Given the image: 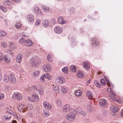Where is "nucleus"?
I'll return each instance as SVG.
<instances>
[{
  "instance_id": "obj_19",
  "label": "nucleus",
  "mask_w": 123,
  "mask_h": 123,
  "mask_svg": "<svg viewBox=\"0 0 123 123\" xmlns=\"http://www.w3.org/2000/svg\"><path fill=\"white\" fill-rule=\"evenodd\" d=\"M49 24V22L48 20L45 19L42 21V24L44 27H47Z\"/></svg>"
},
{
  "instance_id": "obj_44",
  "label": "nucleus",
  "mask_w": 123,
  "mask_h": 123,
  "mask_svg": "<svg viewBox=\"0 0 123 123\" xmlns=\"http://www.w3.org/2000/svg\"><path fill=\"white\" fill-rule=\"evenodd\" d=\"M61 89L62 92L63 93H66L67 91V89L63 86L61 87Z\"/></svg>"
},
{
  "instance_id": "obj_32",
  "label": "nucleus",
  "mask_w": 123,
  "mask_h": 123,
  "mask_svg": "<svg viewBox=\"0 0 123 123\" xmlns=\"http://www.w3.org/2000/svg\"><path fill=\"white\" fill-rule=\"evenodd\" d=\"M6 33L5 32L2 31H0V36L3 37L6 36Z\"/></svg>"
},
{
  "instance_id": "obj_18",
  "label": "nucleus",
  "mask_w": 123,
  "mask_h": 123,
  "mask_svg": "<svg viewBox=\"0 0 123 123\" xmlns=\"http://www.w3.org/2000/svg\"><path fill=\"white\" fill-rule=\"evenodd\" d=\"M110 110L112 112H117L118 110V107L116 106L113 105L110 107Z\"/></svg>"
},
{
  "instance_id": "obj_30",
  "label": "nucleus",
  "mask_w": 123,
  "mask_h": 123,
  "mask_svg": "<svg viewBox=\"0 0 123 123\" xmlns=\"http://www.w3.org/2000/svg\"><path fill=\"white\" fill-rule=\"evenodd\" d=\"M45 78L49 80H50L51 79V77L50 74L47 73H46L44 74Z\"/></svg>"
},
{
  "instance_id": "obj_61",
  "label": "nucleus",
  "mask_w": 123,
  "mask_h": 123,
  "mask_svg": "<svg viewBox=\"0 0 123 123\" xmlns=\"http://www.w3.org/2000/svg\"><path fill=\"white\" fill-rule=\"evenodd\" d=\"M120 115L121 117L123 116V109L121 110L120 112Z\"/></svg>"
},
{
  "instance_id": "obj_46",
  "label": "nucleus",
  "mask_w": 123,
  "mask_h": 123,
  "mask_svg": "<svg viewBox=\"0 0 123 123\" xmlns=\"http://www.w3.org/2000/svg\"><path fill=\"white\" fill-rule=\"evenodd\" d=\"M47 59L49 61L51 62L52 60V56L49 55H48L47 57Z\"/></svg>"
},
{
  "instance_id": "obj_33",
  "label": "nucleus",
  "mask_w": 123,
  "mask_h": 123,
  "mask_svg": "<svg viewBox=\"0 0 123 123\" xmlns=\"http://www.w3.org/2000/svg\"><path fill=\"white\" fill-rule=\"evenodd\" d=\"M7 112L8 113L12 115H15V112L11 109H8L7 111Z\"/></svg>"
},
{
  "instance_id": "obj_38",
  "label": "nucleus",
  "mask_w": 123,
  "mask_h": 123,
  "mask_svg": "<svg viewBox=\"0 0 123 123\" xmlns=\"http://www.w3.org/2000/svg\"><path fill=\"white\" fill-rule=\"evenodd\" d=\"M79 113L80 114L84 116H86V113L85 111H81L79 112Z\"/></svg>"
},
{
  "instance_id": "obj_55",
  "label": "nucleus",
  "mask_w": 123,
  "mask_h": 123,
  "mask_svg": "<svg viewBox=\"0 0 123 123\" xmlns=\"http://www.w3.org/2000/svg\"><path fill=\"white\" fill-rule=\"evenodd\" d=\"M4 98V95L3 93H0V100H2Z\"/></svg>"
},
{
  "instance_id": "obj_31",
  "label": "nucleus",
  "mask_w": 123,
  "mask_h": 123,
  "mask_svg": "<svg viewBox=\"0 0 123 123\" xmlns=\"http://www.w3.org/2000/svg\"><path fill=\"white\" fill-rule=\"evenodd\" d=\"M9 48L12 49H14L16 48L15 45L13 43L11 42L9 45Z\"/></svg>"
},
{
  "instance_id": "obj_11",
  "label": "nucleus",
  "mask_w": 123,
  "mask_h": 123,
  "mask_svg": "<svg viewBox=\"0 0 123 123\" xmlns=\"http://www.w3.org/2000/svg\"><path fill=\"white\" fill-rule=\"evenodd\" d=\"M43 105L45 108L47 110H49L52 108V106L47 101L43 102Z\"/></svg>"
},
{
  "instance_id": "obj_25",
  "label": "nucleus",
  "mask_w": 123,
  "mask_h": 123,
  "mask_svg": "<svg viewBox=\"0 0 123 123\" xmlns=\"http://www.w3.org/2000/svg\"><path fill=\"white\" fill-rule=\"evenodd\" d=\"M40 72L38 71H36L35 72L31 74V76L33 78H35L39 74Z\"/></svg>"
},
{
  "instance_id": "obj_16",
  "label": "nucleus",
  "mask_w": 123,
  "mask_h": 123,
  "mask_svg": "<svg viewBox=\"0 0 123 123\" xmlns=\"http://www.w3.org/2000/svg\"><path fill=\"white\" fill-rule=\"evenodd\" d=\"M22 56L21 54H19L18 55L16 58V62L18 63L21 62L22 61Z\"/></svg>"
},
{
  "instance_id": "obj_8",
  "label": "nucleus",
  "mask_w": 123,
  "mask_h": 123,
  "mask_svg": "<svg viewBox=\"0 0 123 123\" xmlns=\"http://www.w3.org/2000/svg\"><path fill=\"white\" fill-rule=\"evenodd\" d=\"M33 9L34 11V13L37 16H40L42 15V12L39 9L38 7H34Z\"/></svg>"
},
{
  "instance_id": "obj_49",
  "label": "nucleus",
  "mask_w": 123,
  "mask_h": 123,
  "mask_svg": "<svg viewBox=\"0 0 123 123\" xmlns=\"http://www.w3.org/2000/svg\"><path fill=\"white\" fill-rule=\"evenodd\" d=\"M68 68L67 67H64L62 69V71L65 73H67Z\"/></svg>"
},
{
  "instance_id": "obj_1",
  "label": "nucleus",
  "mask_w": 123,
  "mask_h": 123,
  "mask_svg": "<svg viewBox=\"0 0 123 123\" xmlns=\"http://www.w3.org/2000/svg\"><path fill=\"white\" fill-rule=\"evenodd\" d=\"M70 112L71 113H68L66 116V119L69 121H72L74 120L77 112V111L73 109L70 110Z\"/></svg>"
},
{
  "instance_id": "obj_62",
  "label": "nucleus",
  "mask_w": 123,
  "mask_h": 123,
  "mask_svg": "<svg viewBox=\"0 0 123 123\" xmlns=\"http://www.w3.org/2000/svg\"><path fill=\"white\" fill-rule=\"evenodd\" d=\"M91 40L92 41H94L96 40V38L94 37Z\"/></svg>"
},
{
  "instance_id": "obj_23",
  "label": "nucleus",
  "mask_w": 123,
  "mask_h": 123,
  "mask_svg": "<svg viewBox=\"0 0 123 123\" xmlns=\"http://www.w3.org/2000/svg\"><path fill=\"white\" fill-rule=\"evenodd\" d=\"M83 68L86 69H89L90 67V66L89 63L87 62H84L83 63Z\"/></svg>"
},
{
  "instance_id": "obj_35",
  "label": "nucleus",
  "mask_w": 123,
  "mask_h": 123,
  "mask_svg": "<svg viewBox=\"0 0 123 123\" xmlns=\"http://www.w3.org/2000/svg\"><path fill=\"white\" fill-rule=\"evenodd\" d=\"M56 103L57 105L60 106H62V104L61 100L60 99L57 100L56 101Z\"/></svg>"
},
{
  "instance_id": "obj_42",
  "label": "nucleus",
  "mask_w": 123,
  "mask_h": 123,
  "mask_svg": "<svg viewBox=\"0 0 123 123\" xmlns=\"http://www.w3.org/2000/svg\"><path fill=\"white\" fill-rule=\"evenodd\" d=\"M15 25L17 28L19 29L21 27V24L20 23L18 22Z\"/></svg>"
},
{
  "instance_id": "obj_40",
  "label": "nucleus",
  "mask_w": 123,
  "mask_h": 123,
  "mask_svg": "<svg viewBox=\"0 0 123 123\" xmlns=\"http://www.w3.org/2000/svg\"><path fill=\"white\" fill-rule=\"evenodd\" d=\"M45 78L44 75H42L40 79V81L42 82H43L45 81L44 78Z\"/></svg>"
},
{
  "instance_id": "obj_43",
  "label": "nucleus",
  "mask_w": 123,
  "mask_h": 123,
  "mask_svg": "<svg viewBox=\"0 0 123 123\" xmlns=\"http://www.w3.org/2000/svg\"><path fill=\"white\" fill-rule=\"evenodd\" d=\"M77 77L79 78H81L83 77L84 76V74L82 73L78 72V74H77Z\"/></svg>"
},
{
  "instance_id": "obj_4",
  "label": "nucleus",
  "mask_w": 123,
  "mask_h": 123,
  "mask_svg": "<svg viewBox=\"0 0 123 123\" xmlns=\"http://www.w3.org/2000/svg\"><path fill=\"white\" fill-rule=\"evenodd\" d=\"M17 108L19 111L23 113L25 112L27 109V107L25 105L22 104H18Z\"/></svg>"
},
{
  "instance_id": "obj_17",
  "label": "nucleus",
  "mask_w": 123,
  "mask_h": 123,
  "mask_svg": "<svg viewBox=\"0 0 123 123\" xmlns=\"http://www.w3.org/2000/svg\"><path fill=\"white\" fill-rule=\"evenodd\" d=\"M54 31L56 33H59L62 32V29L61 27H56L55 28Z\"/></svg>"
},
{
  "instance_id": "obj_53",
  "label": "nucleus",
  "mask_w": 123,
  "mask_h": 123,
  "mask_svg": "<svg viewBox=\"0 0 123 123\" xmlns=\"http://www.w3.org/2000/svg\"><path fill=\"white\" fill-rule=\"evenodd\" d=\"M103 115L105 116H107L108 114V113L107 112L106 110H104L103 111Z\"/></svg>"
},
{
  "instance_id": "obj_12",
  "label": "nucleus",
  "mask_w": 123,
  "mask_h": 123,
  "mask_svg": "<svg viewBox=\"0 0 123 123\" xmlns=\"http://www.w3.org/2000/svg\"><path fill=\"white\" fill-rule=\"evenodd\" d=\"M107 102L104 99H101L99 100V105L101 107H104L106 105Z\"/></svg>"
},
{
  "instance_id": "obj_28",
  "label": "nucleus",
  "mask_w": 123,
  "mask_h": 123,
  "mask_svg": "<svg viewBox=\"0 0 123 123\" xmlns=\"http://www.w3.org/2000/svg\"><path fill=\"white\" fill-rule=\"evenodd\" d=\"M86 94L89 99H91L93 97V95L91 92L90 91H88L86 92Z\"/></svg>"
},
{
  "instance_id": "obj_26",
  "label": "nucleus",
  "mask_w": 123,
  "mask_h": 123,
  "mask_svg": "<svg viewBox=\"0 0 123 123\" xmlns=\"http://www.w3.org/2000/svg\"><path fill=\"white\" fill-rule=\"evenodd\" d=\"M12 118V116L9 114L5 115L3 117V119L4 120H6Z\"/></svg>"
},
{
  "instance_id": "obj_52",
  "label": "nucleus",
  "mask_w": 123,
  "mask_h": 123,
  "mask_svg": "<svg viewBox=\"0 0 123 123\" xmlns=\"http://www.w3.org/2000/svg\"><path fill=\"white\" fill-rule=\"evenodd\" d=\"M100 81L101 84L103 85H105V82L104 79L103 78L101 79L100 80Z\"/></svg>"
},
{
  "instance_id": "obj_47",
  "label": "nucleus",
  "mask_w": 123,
  "mask_h": 123,
  "mask_svg": "<svg viewBox=\"0 0 123 123\" xmlns=\"http://www.w3.org/2000/svg\"><path fill=\"white\" fill-rule=\"evenodd\" d=\"M6 52L7 53H9L10 55H13V53L12 51L10 49H8L6 50Z\"/></svg>"
},
{
  "instance_id": "obj_15",
  "label": "nucleus",
  "mask_w": 123,
  "mask_h": 123,
  "mask_svg": "<svg viewBox=\"0 0 123 123\" xmlns=\"http://www.w3.org/2000/svg\"><path fill=\"white\" fill-rule=\"evenodd\" d=\"M42 10L44 12L47 13H48L50 11V9L49 7L46 6H42Z\"/></svg>"
},
{
  "instance_id": "obj_45",
  "label": "nucleus",
  "mask_w": 123,
  "mask_h": 123,
  "mask_svg": "<svg viewBox=\"0 0 123 123\" xmlns=\"http://www.w3.org/2000/svg\"><path fill=\"white\" fill-rule=\"evenodd\" d=\"M71 70L73 72H75L76 71V68L75 66H72L70 67Z\"/></svg>"
},
{
  "instance_id": "obj_41",
  "label": "nucleus",
  "mask_w": 123,
  "mask_h": 123,
  "mask_svg": "<svg viewBox=\"0 0 123 123\" xmlns=\"http://www.w3.org/2000/svg\"><path fill=\"white\" fill-rule=\"evenodd\" d=\"M69 13L71 14L74 13L75 12V10L73 7H72L69 10Z\"/></svg>"
},
{
  "instance_id": "obj_20",
  "label": "nucleus",
  "mask_w": 123,
  "mask_h": 123,
  "mask_svg": "<svg viewBox=\"0 0 123 123\" xmlns=\"http://www.w3.org/2000/svg\"><path fill=\"white\" fill-rule=\"evenodd\" d=\"M37 87L35 86L30 87L28 89V91L29 92H35L37 91Z\"/></svg>"
},
{
  "instance_id": "obj_29",
  "label": "nucleus",
  "mask_w": 123,
  "mask_h": 123,
  "mask_svg": "<svg viewBox=\"0 0 123 123\" xmlns=\"http://www.w3.org/2000/svg\"><path fill=\"white\" fill-rule=\"evenodd\" d=\"M82 94V92L80 90H77L75 93V94L77 96L81 95Z\"/></svg>"
},
{
  "instance_id": "obj_13",
  "label": "nucleus",
  "mask_w": 123,
  "mask_h": 123,
  "mask_svg": "<svg viewBox=\"0 0 123 123\" xmlns=\"http://www.w3.org/2000/svg\"><path fill=\"white\" fill-rule=\"evenodd\" d=\"M27 21L30 22H33L34 21V17L32 14H29L27 16Z\"/></svg>"
},
{
  "instance_id": "obj_2",
  "label": "nucleus",
  "mask_w": 123,
  "mask_h": 123,
  "mask_svg": "<svg viewBox=\"0 0 123 123\" xmlns=\"http://www.w3.org/2000/svg\"><path fill=\"white\" fill-rule=\"evenodd\" d=\"M107 82V85L109 87H111V88H108L107 89V92L110 94L111 95L114 96H116V94L111 89L113 87V86L110 83V82L109 80V79L107 77L104 76Z\"/></svg>"
},
{
  "instance_id": "obj_3",
  "label": "nucleus",
  "mask_w": 123,
  "mask_h": 123,
  "mask_svg": "<svg viewBox=\"0 0 123 123\" xmlns=\"http://www.w3.org/2000/svg\"><path fill=\"white\" fill-rule=\"evenodd\" d=\"M28 100L30 102H33L38 101L39 97L38 94L36 93H33L31 95V98L28 97Z\"/></svg>"
},
{
  "instance_id": "obj_24",
  "label": "nucleus",
  "mask_w": 123,
  "mask_h": 123,
  "mask_svg": "<svg viewBox=\"0 0 123 123\" xmlns=\"http://www.w3.org/2000/svg\"><path fill=\"white\" fill-rule=\"evenodd\" d=\"M52 86H54L52 88L53 90L55 91V92L56 94L58 93L60 90L59 88L57 86H54V85Z\"/></svg>"
},
{
  "instance_id": "obj_54",
  "label": "nucleus",
  "mask_w": 123,
  "mask_h": 123,
  "mask_svg": "<svg viewBox=\"0 0 123 123\" xmlns=\"http://www.w3.org/2000/svg\"><path fill=\"white\" fill-rule=\"evenodd\" d=\"M40 20L39 19H37L35 23V25L37 26H38L39 25Z\"/></svg>"
},
{
  "instance_id": "obj_36",
  "label": "nucleus",
  "mask_w": 123,
  "mask_h": 123,
  "mask_svg": "<svg viewBox=\"0 0 123 123\" xmlns=\"http://www.w3.org/2000/svg\"><path fill=\"white\" fill-rule=\"evenodd\" d=\"M1 47L3 48H5L7 47V44L4 42H1Z\"/></svg>"
},
{
  "instance_id": "obj_10",
  "label": "nucleus",
  "mask_w": 123,
  "mask_h": 123,
  "mask_svg": "<svg viewBox=\"0 0 123 123\" xmlns=\"http://www.w3.org/2000/svg\"><path fill=\"white\" fill-rule=\"evenodd\" d=\"M42 69L45 71H50L52 70V68L48 64L44 65L42 67Z\"/></svg>"
},
{
  "instance_id": "obj_50",
  "label": "nucleus",
  "mask_w": 123,
  "mask_h": 123,
  "mask_svg": "<svg viewBox=\"0 0 123 123\" xmlns=\"http://www.w3.org/2000/svg\"><path fill=\"white\" fill-rule=\"evenodd\" d=\"M36 92L38 93L40 95H42L43 94V92L42 90H37V91H36Z\"/></svg>"
},
{
  "instance_id": "obj_59",
  "label": "nucleus",
  "mask_w": 123,
  "mask_h": 123,
  "mask_svg": "<svg viewBox=\"0 0 123 123\" xmlns=\"http://www.w3.org/2000/svg\"><path fill=\"white\" fill-rule=\"evenodd\" d=\"M27 108H29L30 110H31L32 108V106L31 105H29Z\"/></svg>"
},
{
  "instance_id": "obj_51",
  "label": "nucleus",
  "mask_w": 123,
  "mask_h": 123,
  "mask_svg": "<svg viewBox=\"0 0 123 123\" xmlns=\"http://www.w3.org/2000/svg\"><path fill=\"white\" fill-rule=\"evenodd\" d=\"M31 62H30V63L33 66H34L36 65V63L35 62V61L33 59H31Z\"/></svg>"
},
{
  "instance_id": "obj_6",
  "label": "nucleus",
  "mask_w": 123,
  "mask_h": 123,
  "mask_svg": "<svg viewBox=\"0 0 123 123\" xmlns=\"http://www.w3.org/2000/svg\"><path fill=\"white\" fill-rule=\"evenodd\" d=\"M9 81L11 83L15 84L17 82V80L14 75L12 74H10L9 75Z\"/></svg>"
},
{
  "instance_id": "obj_34",
  "label": "nucleus",
  "mask_w": 123,
  "mask_h": 123,
  "mask_svg": "<svg viewBox=\"0 0 123 123\" xmlns=\"http://www.w3.org/2000/svg\"><path fill=\"white\" fill-rule=\"evenodd\" d=\"M99 43L98 42H94L92 43H91V45L93 47H96L97 46L99 45Z\"/></svg>"
},
{
  "instance_id": "obj_57",
  "label": "nucleus",
  "mask_w": 123,
  "mask_h": 123,
  "mask_svg": "<svg viewBox=\"0 0 123 123\" xmlns=\"http://www.w3.org/2000/svg\"><path fill=\"white\" fill-rule=\"evenodd\" d=\"M3 58V55L0 52V61H1Z\"/></svg>"
},
{
  "instance_id": "obj_21",
  "label": "nucleus",
  "mask_w": 123,
  "mask_h": 123,
  "mask_svg": "<svg viewBox=\"0 0 123 123\" xmlns=\"http://www.w3.org/2000/svg\"><path fill=\"white\" fill-rule=\"evenodd\" d=\"M70 109V106L68 104H67L64 106L63 109V111L64 112H67Z\"/></svg>"
},
{
  "instance_id": "obj_9",
  "label": "nucleus",
  "mask_w": 123,
  "mask_h": 123,
  "mask_svg": "<svg viewBox=\"0 0 123 123\" xmlns=\"http://www.w3.org/2000/svg\"><path fill=\"white\" fill-rule=\"evenodd\" d=\"M14 56V55H10L9 54L5 55L3 58L5 61L7 62H9L11 61V58Z\"/></svg>"
},
{
  "instance_id": "obj_7",
  "label": "nucleus",
  "mask_w": 123,
  "mask_h": 123,
  "mask_svg": "<svg viewBox=\"0 0 123 123\" xmlns=\"http://www.w3.org/2000/svg\"><path fill=\"white\" fill-rule=\"evenodd\" d=\"M13 98L15 100H19L22 99L21 95L19 93H14L12 96Z\"/></svg>"
},
{
  "instance_id": "obj_64",
  "label": "nucleus",
  "mask_w": 123,
  "mask_h": 123,
  "mask_svg": "<svg viewBox=\"0 0 123 123\" xmlns=\"http://www.w3.org/2000/svg\"><path fill=\"white\" fill-rule=\"evenodd\" d=\"M12 123H17V121L16 120H13L12 121Z\"/></svg>"
},
{
  "instance_id": "obj_39",
  "label": "nucleus",
  "mask_w": 123,
  "mask_h": 123,
  "mask_svg": "<svg viewBox=\"0 0 123 123\" xmlns=\"http://www.w3.org/2000/svg\"><path fill=\"white\" fill-rule=\"evenodd\" d=\"M0 9L4 12H6L7 11V8L5 7L0 6Z\"/></svg>"
},
{
  "instance_id": "obj_14",
  "label": "nucleus",
  "mask_w": 123,
  "mask_h": 123,
  "mask_svg": "<svg viewBox=\"0 0 123 123\" xmlns=\"http://www.w3.org/2000/svg\"><path fill=\"white\" fill-rule=\"evenodd\" d=\"M25 46L27 47L32 46L33 45L32 41L30 39L26 40L25 42Z\"/></svg>"
},
{
  "instance_id": "obj_63",
  "label": "nucleus",
  "mask_w": 123,
  "mask_h": 123,
  "mask_svg": "<svg viewBox=\"0 0 123 123\" xmlns=\"http://www.w3.org/2000/svg\"><path fill=\"white\" fill-rule=\"evenodd\" d=\"M112 99L114 100V101H116L117 102H119V100H116V99L115 98H114V97L113 98H112Z\"/></svg>"
},
{
  "instance_id": "obj_37",
  "label": "nucleus",
  "mask_w": 123,
  "mask_h": 123,
  "mask_svg": "<svg viewBox=\"0 0 123 123\" xmlns=\"http://www.w3.org/2000/svg\"><path fill=\"white\" fill-rule=\"evenodd\" d=\"M94 83L96 86L100 88L101 86V85H100L99 83H98V82L97 81L95 80L94 81Z\"/></svg>"
},
{
  "instance_id": "obj_22",
  "label": "nucleus",
  "mask_w": 123,
  "mask_h": 123,
  "mask_svg": "<svg viewBox=\"0 0 123 123\" xmlns=\"http://www.w3.org/2000/svg\"><path fill=\"white\" fill-rule=\"evenodd\" d=\"M58 22L60 24H63L65 23L66 22V21L64 20L62 17H59L58 18Z\"/></svg>"
},
{
  "instance_id": "obj_48",
  "label": "nucleus",
  "mask_w": 123,
  "mask_h": 123,
  "mask_svg": "<svg viewBox=\"0 0 123 123\" xmlns=\"http://www.w3.org/2000/svg\"><path fill=\"white\" fill-rule=\"evenodd\" d=\"M12 4L11 2L9 0H6L4 3V4L6 5H10Z\"/></svg>"
},
{
  "instance_id": "obj_56",
  "label": "nucleus",
  "mask_w": 123,
  "mask_h": 123,
  "mask_svg": "<svg viewBox=\"0 0 123 123\" xmlns=\"http://www.w3.org/2000/svg\"><path fill=\"white\" fill-rule=\"evenodd\" d=\"M24 39L23 38H21L19 40V42L20 43H23L24 42Z\"/></svg>"
},
{
  "instance_id": "obj_58",
  "label": "nucleus",
  "mask_w": 123,
  "mask_h": 123,
  "mask_svg": "<svg viewBox=\"0 0 123 123\" xmlns=\"http://www.w3.org/2000/svg\"><path fill=\"white\" fill-rule=\"evenodd\" d=\"M22 35L23 36L26 37H28L29 35L26 34L25 33L23 32L22 33Z\"/></svg>"
},
{
  "instance_id": "obj_60",
  "label": "nucleus",
  "mask_w": 123,
  "mask_h": 123,
  "mask_svg": "<svg viewBox=\"0 0 123 123\" xmlns=\"http://www.w3.org/2000/svg\"><path fill=\"white\" fill-rule=\"evenodd\" d=\"M44 115L45 117H47L49 115V114L48 113L45 112L44 113Z\"/></svg>"
},
{
  "instance_id": "obj_5",
  "label": "nucleus",
  "mask_w": 123,
  "mask_h": 123,
  "mask_svg": "<svg viewBox=\"0 0 123 123\" xmlns=\"http://www.w3.org/2000/svg\"><path fill=\"white\" fill-rule=\"evenodd\" d=\"M65 79L61 76L57 77L55 79V82L58 84H62L64 82Z\"/></svg>"
},
{
  "instance_id": "obj_27",
  "label": "nucleus",
  "mask_w": 123,
  "mask_h": 123,
  "mask_svg": "<svg viewBox=\"0 0 123 123\" xmlns=\"http://www.w3.org/2000/svg\"><path fill=\"white\" fill-rule=\"evenodd\" d=\"M9 75L8 76L6 74H5L3 78V80L5 82H9Z\"/></svg>"
}]
</instances>
